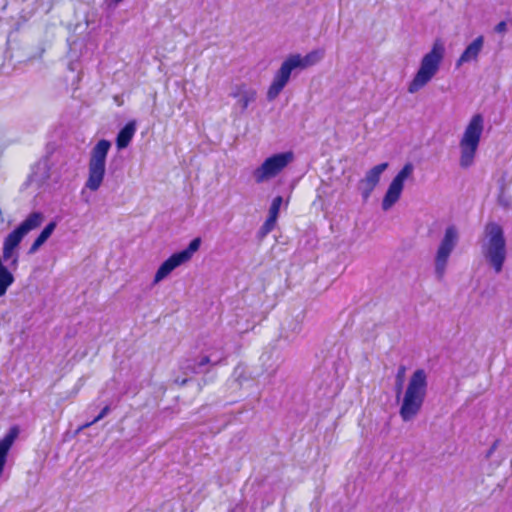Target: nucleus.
Segmentation results:
<instances>
[{"label": "nucleus", "mask_w": 512, "mask_h": 512, "mask_svg": "<svg viewBox=\"0 0 512 512\" xmlns=\"http://www.w3.org/2000/svg\"><path fill=\"white\" fill-rule=\"evenodd\" d=\"M405 367L404 366H400L399 369H398V373H397V393L399 394L401 392V389H402V379H403V376H404V373H405Z\"/></svg>", "instance_id": "21"}, {"label": "nucleus", "mask_w": 512, "mask_h": 512, "mask_svg": "<svg viewBox=\"0 0 512 512\" xmlns=\"http://www.w3.org/2000/svg\"><path fill=\"white\" fill-rule=\"evenodd\" d=\"M294 160V153L286 151L276 153L266 158L263 163L253 170L252 176L257 184H262L266 181L275 178L279 175L292 161Z\"/></svg>", "instance_id": "8"}, {"label": "nucleus", "mask_w": 512, "mask_h": 512, "mask_svg": "<svg viewBox=\"0 0 512 512\" xmlns=\"http://www.w3.org/2000/svg\"><path fill=\"white\" fill-rule=\"evenodd\" d=\"M444 55V43L440 39L435 40L431 50L422 57L419 69L408 85L409 93L418 92L433 79L440 69Z\"/></svg>", "instance_id": "4"}, {"label": "nucleus", "mask_w": 512, "mask_h": 512, "mask_svg": "<svg viewBox=\"0 0 512 512\" xmlns=\"http://www.w3.org/2000/svg\"><path fill=\"white\" fill-rule=\"evenodd\" d=\"M483 131V115L480 113L474 114L465 127L459 142V164L462 168H469L473 165Z\"/></svg>", "instance_id": "5"}, {"label": "nucleus", "mask_w": 512, "mask_h": 512, "mask_svg": "<svg viewBox=\"0 0 512 512\" xmlns=\"http://www.w3.org/2000/svg\"><path fill=\"white\" fill-rule=\"evenodd\" d=\"M57 223L56 221L49 222L44 229L41 231V233L38 235V237L34 240L32 245L29 248L28 253L34 254L36 253L39 248L48 240V238L52 235L54 230L56 229Z\"/></svg>", "instance_id": "18"}, {"label": "nucleus", "mask_w": 512, "mask_h": 512, "mask_svg": "<svg viewBox=\"0 0 512 512\" xmlns=\"http://www.w3.org/2000/svg\"><path fill=\"white\" fill-rule=\"evenodd\" d=\"M110 411V407L108 405H106L101 411L100 413L91 421V422H87L86 424H84L82 426V428H88L90 427L91 425L95 424L96 422L100 421L101 419H103Z\"/></svg>", "instance_id": "20"}, {"label": "nucleus", "mask_w": 512, "mask_h": 512, "mask_svg": "<svg viewBox=\"0 0 512 512\" xmlns=\"http://www.w3.org/2000/svg\"><path fill=\"white\" fill-rule=\"evenodd\" d=\"M201 245V238H194L188 245V247L182 251L172 254L166 259L156 271L154 282L158 283L165 279L174 269L180 265L188 262L193 254L199 250Z\"/></svg>", "instance_id": "10"}, {"label": "nucleus", "mask_w": 512, "mask_h": 512, "mask_svg": "<svg viewBox=\"0 0 512 512\" xmlns=\"http://www.w3.org/2000/svg\"><path fill=\"white\" fill-rule=\"evenodd\" d=\"M136 121H129L117 134L116 145L118 149L126 148L136 132Z\"/></svg>", "instance_id": "17"}, {"label": "nucleus", "mask_w": 512, "mask_h": 512, "mask_svg": "<svg viewBox=\"0 0 512 512\" xmlns=\"http://www.w3.org/2000/svg\"><path fill=\"white\" fill-rule=\"evenodd\" d=\"M203 355L205 358H211V359L213 358V359L217 360L215 362H209L210 368L220 364L227 356L222 348L212 351L209 354H203Z\"/></svg>", "instance_id": "19"}, {"label": "nucleus", "mask_w": 512, "mask_h": 512, "mask_svg": "<svg viewBox=\"0 0 512 512\" xmlns=\"http://www.w3.org/2000/svg\"><path fill=\"white\" fill-rule=\"evenodd\" d=\"M44 214L38 211L30 213L3 241L2 256H0V297L5 295L8 288L14 283V276L4 263L16 270L19 263L18 246L23 238L43 223Z\"/></svg>", "instance_id": "1"}, {"label": "nucleus", "mask_w": 512, "mask_h": 512, "mask_svg": "<svg viewBox=\"0 0 512 512\" xmlns=\"http://www.w3.org/2000/svg\"><path fill=\"white\" fill-rule=\"evenodd\" d=\"M387 168V162L380 163L369 169L364 178L359 181L358 189L364 201L368 200L371 196V193L380 181L381 175Z\"/></svg>", "instance_id": "12"}, {"label": "nucleus", "mask_w": 512, "mask_h": 512, "mask_svg": "<svg viewBox=\"0 0 512 512\" xmlns=\"http://www.w3.org/2000/svg\"><path fill=\"white\" fill-rule=\"evenodd\" d=\"M230 96L237 99L236 106L240 107L241 112H244L249 104L256 100L257 92L245 84H240L232 88Z\"/></svg>", "instance_id": "13"}, {"label": "nucleus", "mask_w": 512, "mask_h": 512, "mask_svg": "<svg viewBox=\"0 0 512 512\" xmlns=\"http://www.w3.org/2000/svg\"><path fill=\"white\" fill-rule=\"evenodd\" d=\"M111 148V142L102 139L92 148L88 163V178L85 187L91 191H97L105 176L106 158Z\"/></svg>", "instance_id": "7"}, {"label": "nucleus", "mask_w": 512, "mask_h": 512, "mask_svg": "<svg viewBox=\"0 0 512 512\" xmlns=\"http://www.w3.org/2000/svg\"><path fill=\"white\" fill-rule=\"evenodd\" d=\"M499 445V440H495L493 442V444L491 445L490 449L487 451V454H486V457L487 458H490L492 456V454L495 452V450L497 449Z\"/></svg>", "instance_id": "23"}, {"label": "nucleus", "mask_w": 512, "mask_h": 512, "mask_svg": "<svg viewBox=\"0 0 512 512\" xmlns=\"http://www.w3.org/2000/svg\"><path fill=\"white\" fill-rule=\"evenodd\" d=\"M186 382H187V379H183V380L181 381V385H184Z\"/></svg>", "instance_id": "24"}, {"label": "nucleus", "mask_w": 512, "mask_h": 512, "mask_svg": "<svg viewBox=\"0 0 512 512\" xmlns=\"http://www.w3.org/2000/svg\"><path fill=\"white\" fill-rule=\"evenodd\" d=\"M216 359L205 358L204 355H200L197 358L185 359L180 364V369L185 373L199 374L210 370L209 362H215Z\"/></svg>", "instance_id": "15"}, {"label": "nucleus", "mask_w": 512, "mask_h": 512, "mask_svg": "<svg viewBox=\"0 0 512 512\" xmlns=\"http://www.w3.org/2000/svg\"><path fill=\"white\" fill-rule=\"evenodd\" d=\"M506 30H507V24L505 21H501L495 26V32H497V33H504V32H506Z\"/></svg>", "instance_id": "22"}, {"label": "nucleus", "mask_w": 512, "mask_h": 512, "mask_svg": "<svg viewBox=\"0 0 512 512\" xmlns=\"http://www.w3.org/2000/svg\"><path fill=\"white\" fill-rule=\"evenodd\" d=\"M486 241L482 245L485 259L496 273H500L506 259V241L502 227L494 222L485 226Z\"/></svg>", "instance_id": "6"}, {"label": "nucleus", "mask_w": 512, "mask_h": 512, "mask_svg": "<svg viewBox=\"0 0 512 512\" xmlns=\"http://www.w3.org/2000/svg\"><path fill=\"white\" fill-rule=\"evenodd\" d=\"M414 166L412 163H406L402 169L393 178L382 200V209L389 210L401 197L404 183L409 178H412Z\"/></svg>", "instance_id": "11"}, {"label": "nucleus", "mask_w": 512, "mask_h": 512, "mask_svg": "<svg viewBox=\"0 0 512 512\" xmlns=\"http://www.w3.org/2000/svg\"><path fill=\"white\" fill-rule=\"evenodd\" d=\"M323 57V52L314 50L302 56L300 54L289 55L281 64L274 75L273 81L267 91L268 101L276 99L288 84L293 72L297 73L318 63Z\"/></svg>", "instance_id": "2"}, {"label": "nucleus", "mask_w": 512, "mask_h": 512, "mask_svg": "<svg viewBox=\"0 0 512 512\" xmlns=\"http://www.w3.org/2000/svg\"><path fill=\"white\" fill-rule=\"evenodd\" d=\"M282 202L283 198L281 196H276L273 199L269 208V216L259 230L261 236L267 235L274 229Z\"/></svg>", "instance_id": "16"}, {"label": "nucleus", "mask_w": 512, "mask_h": 512, "mask_svg": "<svg viewBox=\"0 0 512 512\" xmlns=\"http://www.w3.org/2000/svg\"><path fill=\"white\" fill-rule=\"evenodd\" d=\"M459 241V232L456 226L450 225L445 229L435 255V274L441 280L446 272L449 257Z\"/></svg>", "instance_id": "9"}, {"label": "nucleus", "mask_w": 512, "mask_h": 512, "mask_svg": "<svg viewBox=\"0 0 512 512\" xmlns=\"http://www.w3.org/2000/svg\"><path fill=\"white\" fill-rule=\"evenodd\" d=\"M484 47V37L482 35L475 38L463 51L458 60L456 66L460 67L465 63L477 62L479 54Z\"/></svg>", "instance_id": "14"}, {"label": "nucleus", "mask_w": 512, "mask_h": 512, "mask_svg": "<svg viewBox=\"0 0 512 512\" xmlns=\"http://www.w3.org/2000/svg\"><path fill=\"white\" fill-rule=\"evenodd\" d=\"M427 392V375L423 369H417L409 379L399 410L404 422L413 420L420 412Z\"/></svg>", "instance_id": "3"}]
</instances>
